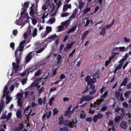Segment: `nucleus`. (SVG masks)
<instances>
[{
    "mask_svg": "<svg viewBox=\"0 0 131 131\" xmlns=\"http://www.w3.org/2000/svg\"><path fill=\"white\" fill-rule=\"evenodd\" d=\"M59 120L58 123L60 125L64 123V126L68 127L69 128H71L76 127V122H74L73 120L72 121L70 120H66L64 121V118L63 116H61L59 118Z\"/></svg>",
    "mask_w": 131,
    "mask_h": 131,
    "instance_id": "1",
    "label": "nucleus"
},
{
    "mask_svg": "<svg viewBox=\"0 0 131 131\" xmlns=\"http://www.w3.org/2000/svg\"><path fill=\"white\" fill-rule=\"evenodd\" d=\"M26 42V40H23L22 41L20 42V43L19 47V49H16L15 52V57L16 58V59H18V61H19L21 59V52H20L19 54V55L17 56L18 54L17 52L18 51H22L23 49L24 48V43Z\"/></svg>",
    "mask_w": 131,
    "mask_h": 131,
    "instance_id": "2",
    "label": "nucleus"
},
{
    "mask_svg": "<svg viewBox=\"0 0 131 131\" xmlns=\"http://www.w3.org/2000/svg\"><path fill=\"white\" fill-rule=\"evenodd\" d=\"M29 5V2H26L24 3V5H23L22 3V6L23 7L21 8V10L22 11L21 13V17L24 16H23L25 17V18L26 19L25 20L27 22V17L28 16L27 14H26V10L27 9L28 7V5Z\"/></svg>",
    "mask_w": 131,
    "mask_h": 131,
    "instance_id": "3",
    "label": "nucleus"
},
{
    "mask_svg": "<svg viewBox=\"0 0 131 131\" xmlns=\"http://www.w3.org/2000/svg\"><path fill=\"white\" fill-rule=\"evenodd\" d=\"M85 81L87 82V84H94L96 82V79L95 78L92 79L90 76L88 75L85 78Z\"/></svg>",
    "mask_w": 131,
    "mask_h": 131,
    "instance_id": "4",
    "label": "nucleus"
},
{
    "mask_svg": "<svg viewBox=\"0 0 131 131\" xmlns=\"http://www.w3.org/2000/svg\"><path fill=\"white\" fill-rule=\"evenodd\" d=\"M100 73L99 69H94L91 73V75L92 77L98 79L100 78Z\"/></svg>",
    "mask_w": 131,
    "mask_h": 131,
    "instance_id": "5",
    "label": "nucleus"
},
{
    "mask_svg": "<svg viewBox=\"0 0 131 131\" xmlns=\"http://www.w3.org/2000/svg\"><path fill=\"white\" fill-rule=\"evenodd\" d=\"M30 8V10L29 12L30 15L31 16H33L35 15L37 12V8L34 6V4H32Z\"/></svg>",
    "mask_w": 131,
    "mask_h": 131,
    "instance_id": "6",
    "label": "nucleus"
},
{
    "mask_svg": "<svg viewBox=\"0 0 131 131\" xmlns=\"http://www.w3.org/2000/svg\"><path fill=\"white\" fill-rule=\"evenodd\" d=\"M103 116V115L102 114L100 113H98L97 115H94L93 117V122H96L98 119H101L102 118Z\"/></svg>",
    "mask_w": 131,
    "mask_h": 131,
    "instance_id": "7",
    "label": "nucleus"
},
{
    "mask_svg": "<svg viewBox=\"0 0 131 131\" xmlns=\"http://www.w3.org/2000/svg\"><path fill=\"white\" fill-rule=\"evenodd\" d=\"M35 69V68H34L33 66H31L27 68L26 70V71H27V74L26 75H28L30 72L32 73Z\"/></svg>",
    "mask_w": 131,
    "mask_h": 131,
    "instance_id": "8",
    "label": "nucleus"
},
{
    "mask_svg": "<svg viewBox=\"0 0 131 131\" xmlns=\"http://www.w3.org/2000/svg\"><path fill=\"white\" fill-rule=\"evenodd\" d=\"M32 52H29L27 56L25 58V62L27 63L29 62L32 59Z\"/></svg>",
    "mask_w": 131,
    "mask_h": 131,
    "instance_id": "9",
    "label": "nucleus"
},
{
    "mask_svg": "<svg viewBox=\"0 0 131 131\" xmlns=\"http://www.w3.org/2000/svg\"><path fill=\"white\" fill-rule=\"evenodd\" d=\"M121 127L124 129H126L127 127V124L125 121H122L120 124Z\"/></svg>",
    "mask_w": 131,
    "mask_h": 131,
    "instance_id": "10",
    "label": "nucleus"
},
{
    "mask_svg": "<svg viewBox=\"0 0 131 131\" xmlns=\"http://www.w3.org/2000/svg\"><path fill=\"white\" fill-rule=\"evenodd\" d=\"M16 60L17 62V65H16L15 63L14 62H13L12 63L13 68L14 69H18L19 66V61H18V59H16Z\"/></svg>",
    "mask_w": 131,
    "mask_h": 131,
    "instance_id": "11",
    "label": "nucleus"
},
{
    "mask_svg": "<svg viewBox=\"0 0 131 131\" xmlns=\"http://www.w3.org/2000/svg\"><path fill=\"white\" fill-rule=\"evenodd\" d=\"M90 32V31L88 30H86L82 34L81 39L83 40V41L84 38L86 37V36Z\"/></svg>",
    "mask_w": 131,
    "mask_h": 131,
    "instance_id": "12",
    "label": "nucleus"
},
{
    "mask_svg": "<svg viewBox=\"0 0 131 131\" xmlns=\"http://www.w3.org/2000/svg\"><path fill=\"white\" fill-rule=\"evenodd\" d=\"M94 98V97H92L90 96H84L83 97V99H84L85 101H89L91 100Z\"/></svg>",
    "mask_w": 131,
    "mask_h": 131,
    "instance_id": "13",
    "label": "nucleus"
},
{
    "mask_svg": "<svg viewBox=\"0 0 131 131\" xmlns=\"http://www.w3.org/2000/svg\"><path fill=\"white\" fill-rule=\"evenodd\" d=\"M128 80V79L127 78H125L123 80L122 82L120 85V86H126Z\"/></svg>",
    "mask_w": 131,
    "mask_h": 131,
    "instance_id": "14",
    "label": "nucleus"
},
{
    "mask_svg": "<svg viewBox=\"0 0 131 131\" xmlns=\"http://www.w3.org/2000/svg\"><path fill=\"white\" fill-rule=\"evenodd\" d=\"M21 111L18 110L16 113V115L18 119H20L21 117Z\"/></svg>",
    "mask_w": 131,
    "mask_h": 131,
    "instance_id": "15",
    "label": "nucleus"
},
{
    "mask_svg": "<svg viewBox=\"0 0 131 131\" xmlns=\"http://www.w3.org/2000/svg\"><path fill=\"white\" fill-rule=\"evenodd\" d=\"M6 104H8L10 101L12 100V97H10L9 95L6 96Z\"/></svg>",
    "mask_w": 131,
    "mask_h": 131,
    "instance_id": "16",
    "label": "nucleus"
},
{
    "mask_svg": "<svg viewBox=\"0 0 131 131\" xmlns=\"http://www.w3.org/2000/svg\"><path fill=\"white\" fill-rule=\"evenodd\" d=\"M105 27H103L100 32V34L102 36H104L105 34Z\"/></svg>",
    "mask_w": 131,
    "mask_h": 131,
    "instance_id": "17",
    "label": "nucleus"
},
{
    "mask_svg": "<svg viewBox=\"0 0 131 131\" xmlns=\"http://www.w3.org/2000/svg\"><path fill=\"white\" fill-rule=\"evenodd\" d=\"M71 114L70 112L66 111L64 113V116L65 117H67L68 116V118H69L71 116Z\"/></svg>",
    "mask_w": 131,
    "mask_h": 131,
    "instance_id": "18",
    "label": "nucleus"
},
{
    "mask_svg": "<svg viewBox=\"0 0 131 131\" xmlns=\"http://www.w3.org/2000/svg\"><path fill=\"white\" fill-rule=\"evenodd\" d=\"M22 20H21L19 19L18 20H16L15 21V23L16 24L19 25H22Z\"/></svg>",
    "mask_w": 131,
    "mask_h": 131,
    "instance_id": "19",
    "label": "nucleus"
},
{
    "mask_svg": "<svg viewBox=\"0 0 131 131\" xmlns=\"http://www.w3.org/2000/svg\"><path fill=\"white\" fill-rule=\"evenodd\" d=\"M69 20H68L65 21H64L61 23V24L62 25L65 26L66 27L70 24V22L69 21Z\"/></svg>",
    "mask_w": 131,
    "mask_h": 131,
    "instance_id": "20",
    "label": "nucleus"
},
{
    "mask_svg": "<svg viewBox=\"0 0 131 131\" xmlns=\"http://www.w3.org/2000/svg\"><path fill=\"white\" fill-rule=\"evenodd\" d=\"M42 72V70L39 69L37 70L35 74L34 75L35 77H37L40 75Z\"/></svg>",
    "mask_w": 131,
    "mask_h": 131,
    "instance_id": "21",
    "label": "nucleus"
},
{
    "mask_svg": "<svg viewBox=\"0 0 131 131\" xmlns=\"http://www.w3.org/2000/svg\"><path fill=\"white\" fill-rule=\"evenodd\" d=\"M37 29L36 28H35L33 31L32 34V36L33 37H35L37 35Z\"/></svg>",
    "mask_w": 131,
    "mask_h": 131,
    "instance_id": "22",
    "label": "nucleus"
},
{
    "mask_svg": "<svg viewBox=\"0 0 131 131\" xmlns=\"http://www.w3.org/2000/svg\"><path fill=\"white\" fill-rule=\"evenodd\" d=\"M77 28V27L76 26L72 27L68 31V33L69 34L71 32L74 31Z\"/></svg>",
    "mask_w": 131,
    "mask_h": 131,
    "instance_id": "23",
    "label": "nucleus"
},
{
    "mask_svg": "<svg viewBox=\"0 0 131 131\" xmlns=\"http://www.w3.org/2000/svg\"><path fill=\"white\" fill-rule=\"evenodd\" d=\"M84 6V3L83 2H80L79 3L78 8L80 9H81Z\"/></svg>",
    "mask_w": 131,
    "mask_h": 131,
    "instance_id": "24",
    "label": "nucleus"
},
{
    "mask_svg": "<svg viewBox=\"0 0 131 131\" xmlns=\"http://www.w3.org/2000/svg\"><path fill=\"white\" fill-rule=\"evenodd\" d=\"M90 10V7H88L84 9L83 11V13L84 15L86 14L87 13L89 12Z\"/></svg>",
    "mask_w": 131,
    "mask_h": 131,
    "instance_id": "25",
    "label": "nucleus"
},
{
    "mask_svg": "<svg viewBox=\"0 0 131 131\" xmlns=\"http://www.w3.org/2000/svg\"><path fill=\"white\" fill-rule=\"evenodd\" d=\"M16 96L18 100H21L22 98V95L20 93H17Z\"/></svg>",
    "mask_w": 131,
    "mask_h": 131,
    "instance_id": "26",
    "label": "nucleus"
},
{
    "mask_svg": "<svg viewBox=\"0 0 131 131\" xmlns=\"http://www.w3.org/2000/svg\"><path fill=\"white\" fill-rule=\"evenodd\" d=\"M57 36L56 34H54L52 35H50L49 37L47 38V39H52L56 37H57Z\"/></svg>",
    "mask_w": 131,
    "mask_h": 131,
    "instance_id": "27",
    "label": "nucleus"
},
{
    "mask_svg": "<svg viewBox=\"0 0 131 131\" xmlns=\"http://www.w3.org/2000/svg\"><path fill=\"white\" fill-rule=\"evenodd\" d=\"M131 93V91H128L124 94V96L126 98H128L129 96V95Z\"/></svg>",
    "mask_w": 131,
    "mask_h": 131,
    "instance_id": "28",
    "label": "nucleus"
},
{
    "mask_svg": "<svg viewBox=\"0 0 131 131\" xmlns=\"http://www.w3.org/2000/svg\"><path fill=\"white\" fill-rule=\"evenodd\" d=\"M121 118L120 116H117L114 119V121L116 123H117L119 122Z\"/></svg>",
    "mask_w": 131,
    "mask_h": 131,
    "instance_id": "29",
    "label": "nucleus"
},
{
    "mask_svg": "<svg viewBox=\"0 0 131 131\" xmlns=\"http://www.w3.org/2000/svg\"><path fill=\"white\" fill-rule=\"evenodd\" d=\"M46 30L47 32L49 33L51 31L52 28L51 27L47 26L46 27Z\"/></svg>",
    "mask_w": 131,
    "mask_h": 131,
    "instance_id": "30",
    "label": "nucleus"
},
{
    "mask_svg": "<svg viewBox=\"0 0 131 131\" xmlns=\"http://www.w3.org/2000/svg\"><path fill=\"white\" fill-rule=\"evenodd\" d=\"M9 91H8L7 92H4V93L3 94V95L2 97V99H3L5 96H7V95H8L9 94Z\"/></svg>",
    "mask_w": 131,
    "mask_h": 131,
    "instance_id": "31",
    "label": "nucleus"
},
{
    "mask_svg": "<svg viewBox=\"0 0 131 131\" xmlns=\"http://www.w3.org/2000/svg\"><path fill=\"white\" fill-rule=\"evenodd\" d=\"M108 93V92L107 91L105 92L100 97V98L102 99L105 97L107 96Z\"/></svg>",
    "mask_w": 131,
    "mask_h": 131,
    "instance_id": "32",
    "label": "nucleus"
},
{
    "mask_svg": "<svg viewBox=\"0 0 131 131\" xmlns=\"http://www.w3.org/2000/svg\"><path fill=\"white\" fill-rule=\"evenodd\" d=\"M60 131H69L68 128L66 127H64L60 129Z\"/></svg>",
    "mask_w": 131,
    "mask_h": 131,
    "instance_id": "33",
    "label": "nucleus"
},
{
    "mask_svg": "<svg viewBox=\"0 0 131 131\" xmlns=\"http://www.w3.org/2000/svg\"><path fill=\"white\" fill-rule=\"evenodd\" d=\"M4 104V102L3 100V99L2 98L0 102V107L3 108Z\"/></svg>",
    "mask_w": 131,
    "mask_h": 131,
    "instance_id": "34",
    "label": "nucleus"
},
{
    "mask_svg": "<svg viewBox=\"0 0 131 131\" xmlns=\"http://www.w3.org/2000/svg\"><path fill=\"white\" fill-rule=\"evenodd\" d=\"M12 114L11 113H8L7 116H6V119L7 121L9 120L10 118L12 116Z\"/></svg>",
    "mask_w": 131,
    "mask_h": 131,
    "instance_id": "35",
    "label": "nucleus"
},
{
    "mask_svg": "<svg viewBox=\"0 0 131 131\" xmlns=\"http://www.w3.org/2000/svg\"><path fill=\"white\" fill-rule=\"evenodd\" d=\"M96 92V90L95 89H92L89 92V94L90 95H92L94 93H95Z\"/></svg>",
    "mask_w": 131,
    "mask_h": 131,
    "instance_id": "36",
    "label": "nucleus"
},
{
    "mask_svg": "<svg viewBox=\"0 0 131 131\" xmlns=\"http://www.w3.org/2000/svg\"><path fill=\"white\" fill-rule=\"evenodd\" d=\"M17 102L18 106L20 107H21L22 105V103L21 102V100H18Z\"/></svg>",
    "mask_w": 131,
    "mask_h": 131,
    "instance_id": "37",
    "label": "nucleus"
},
{
    "mask_svg": "<svg viewBox=\"0 0 131 131\" xmlns=\"http://www.w3.org/2000/svg\"><path fill=\"white\" fill-rule=\"evenodd\" d=\"M56 38H57V39L56 40V41L54 42V43L56 44V45L57 46L59 43V36H57Z\"/></svg>",
    "mask_w": 131,
    "mask_h": 131,
    "instance_id": "38",
    "label": "nucleus"
},
{
    "mask_svg": "<svg viewBox=\"0 0 131 131\" xmlns=\"http://www.w3.org/2000/svg\"><path fill=\"white\" fill-rule=\"evenodd\" d=\"M64 27L62 25L59 26L58 27V30L59 32H60L62 31Z\"/></svg>",
    "mask_w": 131,
    "mask_h": 131,
    "instance_id": "39",
    "label": "nucleus"
},
{
    "mask_svg": "<svg viewBox=\"0 0 131 131\" xmlns=\"http://www.w3.org/2000/svg\"><path fill=\"white\" fill-rule=\"evenodd\" d=\"M103 101V99H98L96 101V102L98 104H97L98 105H100L101 103Z\"/></svg>",
    "mask_w": 131,
    "mask_h": 131,
    "instance_id": "40",
    "label": "nucleus"
},
{
    "mask_svg": "<svg viewBox=\"0 0 131 131\" xmlns=\"http://www.w3.org/2000/svg\"><path fill=\"white\" fill-rule=\"evenodd\" d=\"M75 15L76 14L75 13L73 12V14L69 17V19H73L74 18Z\"/></svg>",
    "mask_w": 131,
    "mask_h": 131,
    "instance_id": "41",
    "label": "nucleus"
},
{
    "mask_svg": "<svg viewBox=\"0 0 131 131\" xmlns=\"http://www.w3.org/2000/svg\"><path fill=\"white\" fill-rule=\"evenodd\" d=\"M86 122H89L90 123L92 121V118L90 117L87 118L86 119Z\"/></svg>",
    "mask_w": 131,
    "mask_h": 131,
    "instance_id": "42",
    "label": "nucleus"
},
{
    "mask_svg": "<svg viewBox=\"0 0 131 131\" xmlns=\"http://www.w3.org/2000/svg\"><path fill=\"white\" fill-rule=\"evenodd\" d=\"M21 130L22 129L24 128V126L23 123H20L18 125V127Z\"/></svg>",
    "mask_w": 131,
    "mask_h": 131,
    "instance_id": "43",
    "label": "nucleus"
},
{
    "mask_svg": "<svg viewBox=\"0 0 131 131\" xmlns=\"http://www.w3.org/2000/svg\"><path fill=\"white\" fill-rule=\"evenodd\" d=\"M80 118L82 119L85 118L86 117L85 114H81L80 115Z\"/></svg>",
    "mask_w": 131,
    "mask_h": 131,
    "instance_id": "44",
    "label": "nucleus"
},
{
    "mask_svg": "<svg viewBox=\"0 0 131 131\" xmlns=\"http://www.w3.org/2000/svg\"><path fill=\"white\" fill-rule=\"evenodd\" d=\"M55 21V19L54 18L50 19L48 20L49 23L51 24L53 23Z\"/></svg>",
    "mask_w": 131,
    "mask_h": 131,
    "instance_id": "45",
    "label": "nucleus"
},
{
    "mask_svg": "<svg viewBox=\"0 0 131 131\" xmlns=\"http://www.w3.org/2000/svg\"><path fill=\"white\" fill-rule=\"evenodd\" d=\"M119 49L120 51H123L124 50H125V51H127L126 49L125 50V47H119Z\"/></svg>",
    "mask_w": 131,
    "mask_h": 131,
    "instance_id": "46",
    "label": "nucleus"
},
{
    "mask_svg": "<svg viewBox=\"0 0 131 131\" xmlns=\"http://www.w3.org/2000/svg\"><path fill=\"white\" fill-rule=\"evenodd\" d=\"M69 15V13H63L61 14V16L62 17H64L68 16Z\"/></svg>",
    "mask_w": 131,
    "mask_h": 131,
    "instance_id": "47",
    "label": "nucleus"
},
{
    "mask_svg": "<svg viewBox=\"0 0 131 131\" xmlns=\"http://www.w3.org/2000/svg\"><path fill=\"white\" fill-rule=\"evenodd\" d=\"M53 114L54 115L57 114L58 111V110L56 108H54L53 109Z\"/></svg>",
    "mask_w": 131,
    "mask_h": 131,
    "instance_id": "48",
    "label": "nucleus"
},
{
    "mask_svg": "<svg viewBox=\"0 0 131 131\" xmlns=\"http://www.w3.org/2000/svg\"><path fill=\"white\" fill-rule=\"evenodd\" d=\"M88 85H90V88L93 89H95V85L93 84H87Z\"/></svg>",
    "mask_w": 131,
    "mask_h": 131,
    "instance_id": "49",
    "label": "nucleus"
},
{
    "mask_svg": "<svg viewBox=\"0 0 131 131\" xmlns=\"http://www.w3.org/2000/svg\"><path fill=\"white\" fill-rule=\"evenodd\" d=\"M56 90V88L54 87H53L50 89V92H51L53 91H55Z\"/></svg>",
    "mask_w": 131,
    "mask_h": 131,
    "instance_id": "50",
    "label": "nucleus"
},
{
    "mask_svg": "<svg viewBox=\"0 0 131 131\" xmlns=\"http://www.w3.org/2000/svg\"><path fill=\"white\" fill-rule=\"evenodd\" d=\"M122 106L124 107L128 108V105L126 102H124L123 103Z\"/></svg>",
    "mask_w": 131,
    "mask_h": 131,
    "instance_id": "51",
    "label": "nucleus"
},
{
    "mask_svg": "<svg viewBox=\"0 0 131 131\" xmlns=\"http://www.w3.org/2000/svg\"><path fill=\"white\" fill-rule=\"evenodd\" d=\"M54 97H52L50 99L49 101V103L50 104V105H51L52 104V102L54 100Z\"/></svg>",
    "mask_w": 131,
    "mask_h": 131,
    "instance_id": "52",
    "label": "nucleus"
},
{
    "mask_svg": "<svg viewBox=\"0 0 131 131\" xmlns=\"http://www.w3.org/2000/svg\"><path fill=\"white\" fill-rule=\"evenodd\" d=\"M64 46V45L63 44H61V45L60 47L59 48V50L60 53L61 52Z\"/></svg>",
    "mask_w": 131,
    "mask_h": 131,
    "instance_id": "53",
    "label": "nucleus"
},
{
    "mask_svg": "<svg viewBox=\"0 0 131 131\" xmlns=\"http://www.w3.org/2000/svg\"><path fill=\"white\" fill-rule=\"evenodd\" d=\"M95 112V111L94 110H92L91 108L89 109L88 113L90 114H93Z\"/></svg>",
    "mask_w": 131,
    "mask_h": 131,
    "instance_id": "54",
    "label": "nucleus"
},
{
    "mask_svg": "<svg viewBox=\"0 0 131 131\" xmlns=\"http://www.w3.org/2000/svg\"><path fill=\"white\" fill-rule=\"evenodd\" d=\"M27 32L28 34L30 35L31 34V28L30 27H28L27 30Z\"/></svg>",
    "mask_w": 131,
    "mask_h": 131,
    "instance_id": "55",
    "label": "nucleus"
},
{
    "mask_svg": "<svg viewBox=\"0 0 131 131\" xmlns=\"http://www.w3.org/2000/svg\"><path fill=\"white\" fill-rule=\"evenodd\" d=\"M6 119V116L5 114H3L1 117V119Z\"/></svg>",
    "mask_w": 131,
    "mask_h": 131,
    "instance_id": "56",
    "label": "nucleus"
},
{
    "mask_svg": "<svg viewBox=\"0 0 131 131\" xmlns=\"http://www.w3.org/2000/svg\"><path fill=\"white\" fill-rule=\"evenodd\" d=\"M18 31L17 29H15L13 30V34L14 36H16L17 34Z\"/></svg>",
    "mask_w": 131,
    "mask_h": 131,
    "instance_id": "57",
    "label": "nucleus"
},
{
    "mask_svg": "<svg viewBox=\"0 0 131 131\" xmlns=\"http://www.w3.org/2000/svg\"><path fill=\"white\" fill-rule=\"evenodd\" d=\"M68 9V8L66 6V5H65L63 6V11L64 12H65Z\"/></svg>",
    "mask_w": 131,
    "mask_h": 131,
    "instance_id": "58",
    "label": "nucleus"
},
{
    "mask_svg": "<svg viewBox=\"0 0 131 131\" xmlns=\"http://www.w3.org/2000/svg\"><path fill=\"white\" fill-rule=\"evenodd\" d=\"M123 65V63L119 64H118V66L117 67H116V68L118 69H120L122 67Z\"/></svg>",
    "mask_w": 131,
    "mask_h": 131,
    "instance_id": "59",
    "label": "nucleus"
},
{
    "mask_svg": "<svg viewBox=\"0 0 131 131\" xmlns=\"http://www.w3.org/2000/svg\"><path fill=\"white\" fill-rule=\"evenodd\" d=\"M37 21L36 19H34L32 20V23L33 24L35 25L37 23Z\"/></svg>",
    "mask_w": 131,
    "mask_h": 131,
    "instance_id": "60",
    "label": "nucleus"
},
{
    "mask_svg": "<svg viewBox=\"0 0 131 131\" xmlns=\"http://www.w3.org/2000/svg\"><path fill=\"white\" fill-rule=\"evenodd\" d=\"M115 95L116 97H118L120 96V92L118 91H116L115 92Z\"/></svg>",
    "mask_w": 131,
    "mask_h": 131,
    "instance_id": "61",
    "label": "nucleus"
},
{
    "mask_svg": "<svg viewBox=\"0 0 131 131\" xmlns=\"http://www.w3.org/2000/svg\"><path fill=\"white\" fill-rule=\"evenodd\" d=\"M113 121L110 120L108 123V125L110 126H113Z\"/></svg>",
    "mask_w": 131,
    "mask_h": 131,
    "instance_id": "62",
    "label": "nucleus"
},
{
    "mask_svg": "<svg viewBox=\"0 0 131 131\" xmlns=\"http://www.w3.org/2000/svg\"><path fill=\"white\" fill-rule=\"evenodd\" d=\"M38 102L39 105L42 104V102L41 99L40 98H39L38 100Z\"/></svg>",
    "mask_w": 131,
    "mask_h": 131,
    "instance_id": "63",
    "label": "nucleus"
},
{
    "mask_svg": "<svg viewBox=\"0 0 131 131\" xmlns=\"http://www.w3.org/2000/svg\"><path fill=\"white\" fill-rule=\"evenodd\" d=\"M126 88L128 89H131V82L127 84L126 86Z\"/></svg>",
    "mask_w": 131,
    "mask_h": 131,
    "instance_id": "64",
    "label": "nucleus"
}]
</instances>
